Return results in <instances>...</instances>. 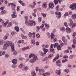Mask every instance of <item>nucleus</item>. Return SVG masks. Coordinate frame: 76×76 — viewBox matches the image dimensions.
<instances>
[{
	"mask_svg": "<svg viewBox=\"0 0 76 76\" xmlns=\"http://www.w3.org/2000/svg\"><path fill=\"white\" fill-rule=\"evenodd\" d=\"M10 45L11 46L12 51V52L14 51H15V46H14L15 45L14 43L9 41H6L5 44L3 46V50H6L7 46L9 47L10 46Z\"/></svg>",
	"mask_w": 76,
	"mask_h": 76,
	"instance_id": "obj_1",
	"label": "nucleus"
},
{
	"mask_svg": "<svg viewBox=\"0 0 76 76\" xmlns=\"http://www.w3.org/2000/svg\"><path fill=\"white\" fill-rule=\"evenodd\" d=\"M25 23L26 25L28 26H33V25H34V26L36 25L35 21L34 20H30L29 22L28 21H26L25 22Z\"/></svg>",
	"mask_w": 76,
	"mask_h": 76,
	"instance_id": "obj_2",
	"label": "nucleus"
},
{
	"mask_svg": "<svg viewBox=\"0 0 76 76\" xmlns=\"http://www.w3.org/2000/svg\"><path fill=\"white\" fill-rule=\"evenodd\" d=\"M55 15H57L56 16V17L58 19H59L60 18H61V13L60 12H58V11H56V12H55Z\"/></svg>",
	"mask_w": 76,
	"mask_h": 76,
	"instance_id": "obj_3",
	"label": "nucleus"
},
{
	"mask_svg": "<svg viewBox=\"0 0 76 76\" xmlns=\"http://www.w3.org/2000/svg\"><path fill=\"white\" fill-rule=\"evenodd\" d=\"M70 9H75L76 8V3H74L72 4L69 6Z\"/></svg>",
	"mask_w": 76,
	"mask_h": 76,
	"instance_id": "obj_4",
	"label": "nucleus"
},
{
	"mask_svg": "<svg viewBox=\"0 0 76 76\" xmlns=\"http://www.w3.org/2000/svg\"><path fill=\"white\" fill-rule=\"evenodd\" d=\"M62 41H63V42H64L65 45H66V44H67V43H66V42H67V39H66V38H65V37L64 36L62 37Z\"/></svg>",
	"mask_w": 76,
	"mask_h": 76,
	"instance_id": "obj_5",
	"label": "nucleus"
},
{
	"mask_svg": "<svg viewBox=\"0 0 76 76\" xmlns=\"http://www.w3.org/2000/svg\"><path fill=\"white\" fill-rule=\"evenodd\" d=\"M65 30L67 33H70L71 31V28L68 27H66Z\"/></svg>",
	"mask_w": 76,
	"mask_h": 76,
	"instance_id": "obj_6",
	"label": "nucleus"
},
{
	"mask_svg": "<svg viewBox=\"0 0 76 76\" xmlns=\"http://www.w3.org/2000/svg\"><path fill=\"white\" fill-rule=\"evenodd\" d=\"M54 3H50L49 4V6L50 9H53L54 7Z\"/></svg>",
	"mask_w": 76,
	"mask_h": 76,
	"instance_id": "obj_7",
	"label": "nucleus"
},
{
	"mask_svg": "<svg viewBox=\"0 0 76 76\" xmlns=\"http://www.w3.org/2000/svg\"><path fill=\"white\" fill-rule=\"evenodd\" d=\"M16 15V12L15 11H14L13 13L12 14L11 16L12 18H15L17 17V15Z\"/></svg>",
	"mask_w": 76,
	"mask_h": 76,
	"instance_id": "obj_8",
	"label": "nucleus"
},
{
	"mask_svg": "<svg viewBox=\"0 0 76 76\" xmlns=\"http://www.w3.org/2000/svg\"><path fill=\"white\" fill-rule=\"evenodd\" d=\"M33 59L36 61V60H38V57L35 56V54H33Z\"/></svg>",
	"mask_w": 76,
	"mask_h": 76,
	"instance_id": "obj_9",
	"label": "nucleus"
},
{
	"mask_svg": "<svg viewBox=\"0 0 76 76\" xmlns=\"http://www.w3.org/2000/svg\"><path fill=\"white\" fill-rule=\"evenodd\" d=\"M55 37V35L53 33H51L50 34V38L51 39H53Z\"/></svg>",
	"mask_w": 76,
	"mask_h": 76,
	"instance_id": "obj_10",
	"label": "nucleus"
},
{
	"mask_svg": "<svg viewBox=\"0 0 76 76\" xmlns=\"http://www.w3.org/2000/svg\"><path fill=\"white\" fill-rule=\"evenodd\" d=\"M59 58V54H58L57 55L56 57L54 58L53 59V62H54V61H56V60H57V59H58Z\"/></svg>",
	"mask_w": 76,
	"mask_h": 76,
	"instance_id": "obj_11",
	"label": "nucleus"
},
{
	"mask_svg": "<svg viewBox=\"0 0 76 76\" xmlns=\"http://www.w3.org/2000/svg\"><path fill=\"white\" fill-rule=\"evenodd\" d=\"M12 61L13 64H17V59H13Z\"/></svg>",
	"mask_w": 76,
	"mask_h": 76,
	"instance_id": "obj_12",
	"label": "nucleus"
},
{
	"mask_svg": "<svg viewBox=\"0 0 76 76\" xmlns=\"http://www.w3.org/2000/svg\"><path fill=\"white\" fill-rule=\"evenodd\" d=\"M44 51V54H46V53L48 52V50L47 49L44 48L42 49Z\"/></svg>",
	"mask_w": 76,
	"mask_h": 76,
	"instance_id": "obj_13",
	"label": "nucleus"
},
{
	"mask_svg": "<svg viewBox=\"0 0 76 76\" xmlns=\"http://www.w3.org/2000/svg\"><path fill=\"white\" fill-rule=\"evenodd\" d=\"M70 23H69L68 24L69 26H72L73 24V22L71 19H69Z\"/></svg>",
	"mask_w": 76,
	"mask_h": 76,
	"instance_id": "obj_14",
	"label": "nucleus"
},
{
	"mask_svg": "<svg viewBox=\"0 0 76 76\" xmlns=\"http://www.w3.org/2000/svg\"><path fill=\"white\" fill-rule=\"evenodd\" d=\"M35 39H33L31 40V44H33V45H35Z\"/></svg>",
	"mask_w": 76,
	"mask_h": 76,
	"instance_id": "obj_15",
	"label": "nucleus"
},
{
	"mask_svg": "<svg viewBox=\"0 0 76 76\" xmlns=\"http://www.w3.org/2000/svg\"><path fill=\"white\" fill-rule=\"evenodd\" d=\"M31 74L33 76H37L36 73H35L34 71H33L31 72Z\"/></svg>",
	"mask_w": 76,
	"mask_h": 76,
	"instance_id": "obj_16",
	"label": "nucleus"
},
{
	"mask_svg": "<svg viewBox=\"0 0 76 76\" xmlns=\"http://www.w3.org/2000/svg\"><path fill=\"white\" fill-rule=\"evenodd\" d=\"M61 70L59 69V70H56V74H58V75H60L61 72H60Z\"/></svg>",
	"mask_w": 76,
	"mask_h": 76,
	"instance_id": "obj_17",
	"label": "nucleus"
},
{
	"mask_svg": "<svg viewBox=\"0 0 76 76\" xmlns=\"http://www.w3.org/2000/svg\"><path fill=\"white\" fill-rule=\"evenodd\" d=\"M57 49L58 50H61V47L60 46V45H58L57 46Z\"/></svg>",
	"mask_w": 76,
	"mask_h": 76,
	"instance_id": "obj_18",
	"label": "nucleus"
},
{
	"mask_svg": "<svg viewBox=\"0 0 76 76\" xmlns=\"http://www.w3.org/2000/svg\"><path fill=\"white\" fill-rule=\"evenodd\" d=\"M39 53L41 56H44V53H43V52H42V51H39Z\"/></svg>",
	"mask_w": 76,
	"mask_h": 76,
	"instance_id": "obj_19",
	"label": "nucleus"
},
{
	"mask_svg": "<svg viewBox=\"0 0 76 76\" xmlns=\"http://www.w3.org/2000/svg\"><path fill=\"white\" fill-rule=\"evenodd\" d=\"M35 61H36L33 59L30 60L29 61V62H30V63H34V62H35Z\"/></svg>",
	"mask_w": 76,
	"mask_h": 76,
	"instance_id": "obj_20",
	"label": "nucleus"
},
{
	"mask_svg": "<svg viewBox=\"0 0 76 76\" xmlns=\"http://www.w3.org/2000/svg\"><path fill=\"white\" fill-rule=\"evenodd\" d=\"M60 31H62V32H64V31H65L64 27H61L60 28Z\"/></svg>",
	"mask_w": 76,
	"mask_h": 76,
	"instance_id": "obj_21",
	"label": "nucleus"
},
{
	"mask_svg": "<svg viewBox=\"0 0 76 76\" xmlns=\"http://www.w3.org/2000/svg\"><path fill=\"white\" fill-rule=\"evenodd\" d=\"M42 7L44 8H46L47 7V3H45L43 4L42 5Z\"/></svg>",
	"mask_w": 76,
	"mask_h": 76,
	"instance_id": "obj_22",
	"label": "nucleus"
},
{
	"mask_svg": "<svg viewBox=\"0 0 76 76\" xmlns=\"http://www.w3.org/2000/svg\"><path fill=\"white\" fill-rule=\"evenodd\" d=\"M14 28L15 30H16L17 32H19V27H18V26H15Z\"/></svg>",
	"mask_w": 76,
	"mask_h": 76,
	"instance_id": "obj_23",
	"label": "nucleus"
},
{
	"mask_svg": "<svg viewBox=\"0 0 76 76\" xmlns=\"http://www.w3.org/2000/svg\"><path fill=\"white\" fill-rule=\"evenodd\" d=\"M8 38V36L7 35H5L3 37V39L4 40H6Z\"/></svg>",
	"mask_w": 76,
	"mask_h": 76,
	"instance_id": "obj_24",
	"label": "nucleus"
},
{
	"mask_svg": "<svg viewBox=\"0 0 76 76\" xmlns=\"http://www.w3.org/2000/svg\"><path fill=\"white\" fill-rule=\"evenodd\" d=\"M72 17L73 19H75L76 18V15L75 14H73L72 15Z\"/></svg>",
	"mask_w": 76,
	"mask_h": 76,
	"instance_id": "obj_25",
	"label": "nucleus"
},
{
	"mask_svg": "<svg viewBox=\"0 0 76 76\" xmlns=\"http://www.w3.org/2000/svg\"><path fill=\"white\" fill-rule=\"evenodd\" d=\"M45 27L46 29H49L50 28V26L47 24H45Z\"/></svg>",
	"mask_w": 76,
	"mask_h": 76,
	"instance_id": "obj_26",
	"label": "nucleus"
},
{
	"mask_svg": "<svg viewBox=\"0 0 76 76\" xmlns=\"http://www.w3.org/2000/svg\"><path fill=\"white\" fill-rule=\"evenodd\" d=\"M21 37L22 39H25L27 38V37H26V36H25L23 34H21Z\"/></svg>",
	"mask_w": 76,
	"mask_h": 76,
	"instance_id": "obj_27",
	"label": "nucleus"
},
{
	"mask_svg": "<svg viewBox=\"0 0 76 76\" xmlns=\"http://www.w3.org/2000/svg\"><path fill=\"white\" fill-rule=\"evenodd\" d=\"M8 23V22L7 21L5 22L4 23L2 24V26L4 27H6V25Z\"/></svg>",
	"mask_w": 76,
	"mask_h": 76,
	"instance_id": "obj_28",
	"label": "nucleus"
},
{
	"mask_svg": "<svg viewBox=\"0 0 76 76\" xmlns=\"http://www.w3.org/2000/svg\"><path fill=\"white\" fill-rule=\"evenodd\" d=\"M50 53H54L55 52H54V49H50Z\"/></svg>",
	"mask_w": 76,
	"mask_h": 76,
	"instance_id": "obj_29",
	"label": "nucleus"
},
{
	"mask_svg": "<svg viewBox=\"0 0 76 76\" xmlns=\"http://www.w3.org/2000/svg\"><path fill=\"white\" fill-rule=\"evenodd\" d=\"M39 72L41 73V72H44V70L43 69H39Z\"/></svg>",
	"mask_w": 76,
	"mask_h": 76,
	"instance_id": "obj_30",
	"label": "nucleus"
},
{
	"mask_svg": "<svg viewBox=\"0 0 76 76\" xmlns=\"http://www.w3.org/2000/svg\"><path fill=\"white\" fill-rule=\"evenodd\" d=\"M11 6H13L14 7H15L16 8V5H15L14 3H11Z\"/></svg>",
	"mask_w": 76,
	"mask_h": 76,
	"instance_id": "obj_31",
	"label": "nucleus"
},
{
	"mask_svg": "<svg viewBox=\"0 0 76 76\" xmlns=\"http://www.w3.org/2000/svg\"><path fill=\"white\" fill-rule=\"evenodd\" d=\"M12 23L11 22L8 25L7 27H10V26H12Z\"/></svg>",
	"mask_w": 76,
	"mask_h": 76,
	"instance_id": "obj_32",
	"label": "nucleus"
},
{
	"mask_svg": "<svg viewBox=\"0 0 76 76\" xmlns=\"http://www.w3.org/2000/svg\"><path fill=\"white\" fill-rule=\"evenodd\" d=\"M54 2L55 5H56L57 4H58V1L57 0H54Z\"/></svg>",
	"mask_w": 76,
	"mask_h": 76,
	"instance_id": "obj_33",
	"label": "nucleus"
},
{
	"mask_svg": "<svg viewBox=\"0 0 76 76\" xmlns=\"http://www.w3.org/2000/svg\"><path fill=\"white\" fill-rule=\"evenodd\" d=\"M28 36L30 38H31L32 35V33L30 32L28 33Z\"/></svg>",
	"mask_w": 76,
	"mask_h": 76,
	"instance_id": "obj_34",
	"label": "nucleus"
},
{
	"mask_svg": "<svg viewBox=\"0 0 76 76\" xmlns=\"http://www.w3.org/2000/svg\"><path fill=\"white\" fill-rule=\"evenodd\" d=\"M66 61H67V59H65V60L64 59L62 61V63H66Z\"/></svg>",
	"mask_w": 76,
	"mask_h": 76,
	"instance_id": "obj_35",
	"label": "nucleus"
},
{
	"mask_svg": "<svg viewBox=\"0 0 76 76\" xmlns=\"http://www.w3.org/2000/svg\"><path fill=\"white\" fill-rule=\"evenodd\" d=\"M48 58H48V57H45L44 59L42 60V61H44L46 60H47Z\"/></svg>",
	"mask_w": 76,
	"mask_h": 76,
	"instance_id": "obj_36",
	"label": "nucleus"
},
{
	"mask_svg": "<svg viewBox=\"0 0 76 76\" xmlns=\"http://www.w3.org/2000/svg\"><path fill=\"white\" fill-rule=\"evenodd\" d=\"M64 72H66V73H68L69 72V70L67 69H66L64 70Z\"/></svg>",
	"mask_w": 76,
	"mask_h": 76,
	"instance_id": "obj_37",
	"label": "nucleus"
},
{
	"mask_svg": "<svg viewBox=\"0 0 76 76\" xmlns=\"http://www.w3.org/2000/svg\"><path fill=\"white\" fill-rule=\"evenodd\" d=\"M41 15H42L43 18H45L46 17V15L45 14H44V13H42Z\"/></svg>",
	"mask_w": 76,
	"mask_h": 76,
	"instance_id": "obj_38",
	"label": "nucleus"
},
{
	"mask_svg": "<svg viewBox=\"0 0 76 76\" xmlns=\"http://www.w3.org/2000/svg\"><path fill=\"white\" fill-rule=\"evenodd\" d=\"M5 12L6 11L5 10L2 11L1 12V15H3V14H4V13H5Z\"/></svg>",
	"mask_w": 76,
	"mask_h": 76,
	"instance_id": "obj_39",
	"label": "nucleus"
},
{
	"mask_svg": "<svg viewBox=\"0 0 76 76\" xmlns=\"http://www.w3.org/2000/svg\"><path fill=\"white\" fill-rule=\"evenodd\" d=\"M29 6L30 7H31V8H33V9H34L35 8V6H33V5H31V4H29Z\"/></svg>",
	"mask_w": 76,
	"mask_h": 76,
	"instance_id": "obj_40",
	"label": "nucleus"
},
{
	"mask_svg": "<svg viewBox=\"0 0 76 76\" xmlns=\"http://www.w3.org/2000/svg\"><path fill=\"white\" fill-rule=\"evenodd\" d=\"M53 54H50V55L48 56V58H50H50H51V57H53Z\"/></svg>",
	"mask_w": 76,
	"mask_h": 76,
	"instance_id": "obj_41",
	"label": "nucleus"
},
{
	"mask_svg": "<svg viewBox=\"0 0 76 76\" xmlns=\"http://www.w3.org/2000/svg\"><path fill=\"white\" fill-rule=\"evenodd\" d=\"M44 68L45 69H48V68H49V66L48 65L45 66L44 67Z\"/></svg>",
	"mask_w": 76,
	"mask_h": 76,
	"instance_id": "obj_42",
	"label": "nucleus"
},
{
	"mask_svg": "<svg viewBox=\"0 0 76 76\" xmlns=\"http://www.w3.org/2000/svg\"><path fill=\"white\" fill-rule=\"evenodd\" d=\"M73 44H74L76 45V39H73Z\"/></svg>",
	"mask_w": 76,
	"mask_h": 76,
	"instance_id": "obj_43",
	"label": "nucleus"
},
{
	"mask_svg": "<svg viewBox=\"0 0 76 76\" xmlns=\"http://www.w3.org/2000/svg\"><path fill=\"white\" fill-rule=\"evenodd\" d=\"M24 18L25 20H26V21H28V17L27 16H25Z\"/></svg>",
	"mask_w": 76,
	"mask_h": 76,
	"instance_id": "obj_44",
	"label": "nucleus"
},
{
	"mask_svg": "<svg viewBox=\"0 0 76 76\" xmlns=\"http://www.w3.org/2000/svg\"><path fill=\"white\" fill-rule=\"evenodd\" d=\"M57 45H58V43H56L55 44H53L54 48H56V47H57Z\"/></svg>",
	"mask_w": 76,
	"mask_h": 76,
	"instance_id": "obj_45",
	"label": "nucleus"
},
{
	"mask_svg": "<svg viewBox=\"0 0 76 76\" xmlns=\"http://www.w3.org/2000/svg\"><path fill=\"white\" fill-rule=\"evenodd\" d=\"M76 26V23H74L72 24V28H75Z\"/></svg>",
	"mask_w": 76,
	"mask_h": 76,
	"instance_id": "obj_46",
	"label": "nucleus"
},
{
	"mask_svg": "<svg viewBox=\"0 0 76 76\" xmlns=\"http://www.w3.org/2000/svg\"><path fill=\"white\" fill-rule=\"evenodd\" d=\"M64 53H69V51L68 50H65L64 51Z\"/></svg>",
	"mask_w": 76,
	"mask_h": 76,
	"instance_id": "obj_47",
	"label": "nucleus"
},
{
	"mask_svg": "<svg viewBox=\"0 0 76 76\" xmlns=\"http://www.w3.org/2000/svg\"><path fill=\"white\" fill-rule=\"evenodd\" d=\"M17 66V65H16L15 64L12 65V67H13L14 69L15 67H16Z\"/></svg>",
	"mask_w": 76,
	"mask_h": 76,
	"instance_id": "obj_48",
	"label": "nucleus"
},
{
	"mask_svg": "<svg viewBox=\"0 0 76 76\" xmlns=\"http://www.w3.org/2000/svg\"><path fill=\"white\" fill-rule=\"evenodd\" d=\"M35 13L34 12H32L31 13V15H33V16L34 17V18H35V17H36V15L35 14Z\"/></svg>",
	"mask_w": 76,
	"mask_h": 76,
	"instance_id": "obj_49",
	"label": "nucleus"
},
{
	"mask_svg": "<svg viewBox=\"0 0 76 76\" xmlns=\"http://www.w3.org/2000/svg\"><path fill=\"white\" fill-rule=\"evenodd\" d=\"M33 54L31 53V54L29 56V58H31L32 57H33Z\"/></svg>",
	"mask_w": 76,
	"mask_h": 76,
	"instance_id": "obj_50",
	"label": "nucleus"
},
{
	"mask_svg": "<svg viewBox=\"0 0 76 76\" xmlns=\"http://www.w3.org/2000/svg\"><path fill=\"white\" fill-rule=\"evenodd\" d=\"M3 43V40H0V45H2Z\"/></svg>",
	"mask_w": 76,
	"mask_h": 76,
	"instance_id": "obj_51",
	"label": "nucleus"
},
{
	"mask_svg": "<svg viewBox=\"0 0 76 76\" xmlns=\"http://www.w3.org/2000/svg\"><path fill=\"white\" fill-rule=\"evenodd\" d=\"M56 66H58L59 67H61V64H56Z\"/></svg>",
	"mask_w": 76,
	"mask_h": 76,
	"instance_id": "obj_52",
	"label": "nucleus"
},
{
	"mask_svg": "<svg viewBox=\"0 0 76 76\" xmlns=\"http://www.w3.org/2000/svg\"><path fill=\"white\" fill-rule=\"evenodd\" d=\"M1 53H2V56H3V55H4V54H5V53H6V52L5 51H3V52L1 51Z\"/></svg>",
	"mask_w": 76,
	"mask_h": 76,
	"instance_id": "obj_53",
	"label": "nucleus"
},
{
	"mask_svg": "<svg viewBox=\"0 0 76 76\" xmlns=\"http://www.w3.org/2000/svg\"><path fill=\"white\" fill-rule=\"evenodd\" d=\"M47 35L48 36V38H50V33H49V32H47Z\"/></svg>",
	"mask_w": 76,
	"mask_h": 76,
	"instance_id": "obj_54",
	"label": "nucleus"
},
{
	"mask_svg": "<svg viewBox=\"0 0 76 76\" xmlns=\"http://www.w3.org/2000/svg\"><path fill=\"white\" fill-rule=\"evenodd\" d=\"M6 74V72L4 71L2 72V75H5Z\"/></svg>",
	"mask_w": 76,
	"mask_h": 76,
	"instance_id": "obj_55",
	"label": "nucleus"
},
{
	"mask_svg": "<svg viewBox=\"0 0 76 76\" xmlns=\"http://www.w3.org/2000/svg\"><path fill=\"white\" fill-rule=\"evenodd\" d=\"M42 19V18H41V17L38 18L39 22H41Z\"/></svg>",
	"mask_w": 76,
	"mask_h": 76,
	"instance_id": "obj_56",
	"label": "nucleus"
},
{
	"mask_svg": "<svg viewBox=\"0 0 76 76\" xmlns=\"http://www.w3.org/2000/svg\"><path fill=\"white\" fill-rule=\"evenodd\" d=\"M68 15H69V13L68 12L65 13L64 15V16H67Z\"/></svg>",
	"mask_w": 76,
	"mask_h": 76,
	"instance_id": "obj_57",
	"label": "nucleus"
},
{
	"mask_svg": "<svg viewBox=\"0 0 76 76\" xmlns=\"http://www.w3.org/2000/svg\"><path fill=\"white\" fill-rule=\"evenodd\" d=\"M73 58V56L72 55H70L69 57V58L70 59H72Z\"/></svg>",
	"mask_w": 76,
	"mask_h": 76,
	"instance_id": "obj_58",
	"label": "nucleus"
},
{
	"mask_svg": "<svg viewBox=\"0 0 76 76\" xmlns=\"http://www.w3.org/2000/svg\"><path fill=\"white\" fill-rule=\"evenodd\" d=\"M68 56H66V55L64 56L63 57V58H68Z\"/></svg>",
	"mask_w": 76,
	"mask_h": 76,
	"instance_id": "obj_59",
	"label": "nucleus"
},
{
	"mask_svg": "<svg viewBox=\"0 0 76 76\" xmlns=\"http://www.w3.org/2000/svg\"><path fill=\"white\" fill-rule=\"evenodd\" d=\"M20 8V7H19V6H18L17 7V10L18 12H19V10H20V9H19Z\"/></svg>",
	"mask_w": 76,
	"mask_h": 76,
	"instance_id": "obj_60",
	"label": "nucleus"
},
{
	"mask_svg": "<svg viewBox=\"0 0 76 76\" xmlns=\"http://www.w3.org/2000/svg\"><path fill=\"white\" fill-rule=\"evenodd\" d=\"M32 35H33V38H34L35 37V33H33Z\"/></svg>",
	"mask_w": 76,
	"mask_h": 76,
	"instance_id": "obj_61",
	"label": "nucleus"
},
{
	"mask_svg": "<svg viewBox=\"0 0 76 76\" xmlns=\"http://www.w3.org/2000/svg\"><path fill=\"white\" fill-rule=\"evenodd\" d=\"M56 63L57 64H58V63H60V60H57L56 61Z\"/></svg>",
	"mask_w": 76,
	"mask_h": 76,
	"instance_id": "obj_62",
	"label": "nucleus"
},
{
	"mask_svg": "<svg viewBox=\"0 0 76 76\" xmlns=\"http://www.w3.org/2000/svg\"><path fill=\"white\" fill-rule=\"evenodd\" d=\"M35 69H36V71L37 72H38V70H39V68L38 67H36Z\"/></svg>",
	"mask_w": 76,
	"mask_h": 76,
	"instance_id": "obj_63",
	"label": "nucleus"
},
{
	"mask_svg": "<svg viewBox=\"0 0 76 76\" xmlns=\"http://www.w3.org/2000/svg\"><path fill=\"white\" fill-rule=\"evenodd\" d=\"M23 64H20L18 66L19 68H21L22 67Z\"/></svg>",
	"mask_w": 76,
	"mask_h": 76,
	"instance_id": "obj_64",
	"label": "nucleus"
}]
</instances>
